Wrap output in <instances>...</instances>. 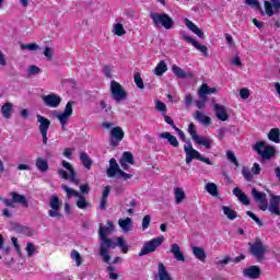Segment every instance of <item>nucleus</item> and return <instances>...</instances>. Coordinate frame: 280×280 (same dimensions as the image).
I'll return each instance as SVG.
<instances>
[{
	"label": "nucleus",
	"mask_w": 280,
	"mask_h": 280,
	"mask_svg": "<svg viewBox=\"0 0 280 280\" xmlns=\"http://www.w3.org/2000/svg\"><path fill=\"white\" fill-rule=\"evenodd\" d=\"M246 215H248L249 218H252V220H254V222H256V224H258V226H264V222H261V219L258 218L255 213H253L252 211H247Z\"/></svg>",
	"instance_id": "5fc2aeb1"
},
{
	"label": "nucleus",
	"mask_w": 280,
	"mask_h": 280,
	"mask_svg": "<svg viewBox=\"0 0 280 280\" xmlns=\"http://www.w3.org/2000/svg\"><path fill=\"white\" fill-rule=\"evenodd\" d=\"M213 109L217 119L220 121H229V113L226 112V107L224 105L215 103Z\"/></svg>",
	"instance_id": "aec40b11"
},
{
	"label": "nucleus",
	"mask_w": 280,
	"mask_h": 280,
	"mask_svg": "<svg viewBox=\"0 0 280 280\" xmlns=\"http://www.w3.org/2000/svg\"><path fill=\"white\" fill-rule=\"evenodd\" d=\"M242 174L245 180H253V173H250V170L248 167L244 166L242 170Z\"/></svg>",
	"instance_id": "6e6d98bb"
},
{
	"label": "nucleus",
	"mask_w": 280,
	"mask_h": 280,
	"mask_svg": "<svg viewBox=\"0 0 280 280\" xmlns=\"http://www.w3.org/2000/svg\"><path fill=\"white\" fill-rule=\"evenodd\" d=\"M252 173L255 175H259L261 173V166L258 163H254L252 167Z\"/></svg>",
	"instance_id": "774afa93"
},
{
	"label": "nucleus",
	"mask_w": 280,
	"mask_h": 280,
	"mask_svg": "<svg viewBox=\"0 0 280 280\" xmlns=\"http://www.w3.org/2000/svg\"><path fill=\"white\" fill-rule=\"evenodd\" d=\"M165 71H167V63L165 60H161L153 70L154 74L159 77L163 75Z\"/></svg>",
	"instance_id": "f704fd0d"
},
{
	"label": "nucleus",
	"mask_w": 280,
	"mask_h": 280,
	"mask_svg": "<svg viewBox=\"0 0 280 280\" xmlns=\"http://www.w3.org/2000/svg\"><path fill=\"white\" fill-rule=\"evenodd\" d=\"M240 202H242V205L248 206L250 205V200L248 199V196H246V194H242L241 197L238 198Z\"/></svg>",
	"instance_id": "0e129e2a"
},
{
	"label": "nucleus",
	"mask_w": 280,
	"mask_h": 280,
	"mask_svg": "<svg viewBox=\"0 0 280 280\" xmlns=\"http://www.w3.org/2000/svg\"><path fill=\"white\" fill-rule=\"evenodd\" d=\"M199 97L201 98V100H205V95H211V94H213V93H218V89H215V88H209V85H207V83H203L202 85H201V88L199 89Z\"/></svg>",
	"instance_id": "cd10ccee"
},
{
	"label": "nucleus",
	"mask_w": 280,
	"mask_h": 280,
	"mask_svg": "<svg viewBox=\"0 0 280 280\" xmlns=\"http://www.w3.org/2000/svg\"><path fill=\"white\" fill-rule=\"evenodd\" d=\"M42 101L48 108H58L62 102V98H60V95L51 93L42 96Z\"/></svg>",
	"instance_id": "f3484780"
},
{
	"label": "nucleus",
	"mask_w": 280,
	"mask_h": 280,
	"mask_svg": "<svg viewBox=\"0 0 280 280\" xmlns=\"http://www.w3.org/2000/svg\"><path fill=\"white\" fill-rule=\"evenodd\" d=\"M61 189L66 191V196L68 200H71V198H80V192L67 185H61Z\"/></svg>",
	"instance_id": "7c9ffc66"
},
{
	"label": "nucleus",
	"mask_w": 280,
	"mask_h": 280,
	"mask_svg": "<svg viewBox=\"0 0 280 280\" xmlns=\"http://www.w3.org/2000/svg\"><path fill=\"white\" fill-rule=\"evenodd\" d=\"M1 115L4 119H10L12 117V113H14V104L7 102L1 106Z\"/></svg>",
	"instance_id": "5701e85b"
},
{
	"label": "nucleus",
	"mask_w": 280,
	"mask_h": 280,
	"mask_svg": "<svg viewBox=\"0 0 280 280\" xmlns=\"http://www.w3.org/2000/svg\"><path fill=\"white\" fill-rule=\"evenodd\" d=\"M269 141H273V143H280V130L279 128H273L268 133Z\"/></svg>",
	"instance_id": "4c0bfd02"
},
{
	"label": "nucleus",
	"mask_w": 280,
	"mask_h": 280,
	"mask_svg": "<svg viewBox=\"0 0 280 280\" xmlns=\"http://www.w3.org/2000/svg\"><path fill=\"white\" fill-rule=\"evenodd\" d=\"M222 211L226 215L228 220H235L237 218V211L231 209L229 206H222Z\"/></svg>",
	"instance_id": "58836bf2"
},
{
	"label": "nucleus",
	"mask_w": 280,
	"mask_h": 280,
	"mask_svg": "<svg viewBox=\"0 0 280 280\" xmlns=\"http://www.w3.org/2000/svg\"><path fill=\"white\" fill-rule=\"evenodd\" d=\"M245 3L247 5H250L254 10H257L262 16L264 14L268 16H275L280 13V0H269L265 1V12L264 9L261 8V4L259 3V0H245Z\"/></svg>",
	"instance_id": "f03ea898"
},
{
	"label": "nucleus",
	"mask_w": 280,
	"mask_h": 280,
	"mask_svg": "<svg viewBox=\"0 0 280 280\" xmlns=\"http://www.w3.org/2000/svg\"><path fill=\"white\" fill-rule=\"evenodd\" d=\"M133 80H135L136 86H138V89H145V85L143 84V79L141 78V73L136 72L133 74Z\"/></svg>",
	"instance_id": "a18cd8bd"
},
{
	"label": "nucleus",
	"mask_w": 280,
	"mask_h": 280,
	"mask_svg": "<svg viewBox=\"0 0 280 280\" xmlns=\"http://www.w3.org/2000/svg\"><path fill=\"white\" fill-rule=\"evenodd\" d=\"M73 115V103L68 102L66 104L65 110L56 115V119H58L59 124H61V129L67 131V124H69V119Z\"/></svg>",
	"instance_id": "4468645a"
},
{
	"label": "nucleus",
	"mask_w": 280,
	"mask_h": 280,
	"mask_svg": "<svg viewBox=\"0 0 280 280\" xmlns=\"http://www.w3.org/2000/svg\"><path fill=\"white\" fill-rule=\"evenodd\" d=\"M206 191L214 198H218L220 196V192L218 191V185H215V183L206 184Z\"/></svg>",
	"instance_id": "e433bc0d"
},
{
	"label": "nucleus",
	"mask_w": 280,
	"mask_h": 280,
	"mask_svg": "<svg viewBox=\"0 0 280 280\" xmlns=\"http://www.w3.org/2000/svg\"><path fill=\"white\" fill-rule=\"evenodd\" d=\"M179 36H180L182 40H185L186 43H189L190 45H192V43L196 40L191 36H189V33H187L186 31H180Z\"/></svg>",
	"instance_id": "09e8293b"
},
{
	"label": "nucleus",
	"mask_w": 280,
	"mask_h": 280,
	"mask_svg": "<svg viewBox=\"0 0 280 280\" xmlns=\"http://www.w3.org/2000/svg\"><path fill=\"white\" fill-rule=\"evenodd\" d=\"M170 253L174 255L176 261H185V255L180 250V246L176 243L171 245Z\"/></svg>",
	"instance_id": "b1692460"
},
{
	"label": "nucleus",
	"mask_w": 280,
	"mask_h": 280,
	"mask_svg": "<svg viewBox=\"0 0 280 280\" xmlns=\"http://www.w3.org/2000/svg\"><path fill=\"white\" fill-rule=\"evenodd\" d=\"M44 56L47 58V60H52L54 58V50L49 47H46L44 49Z\"/></svg>",
	"instance_id": "680f3d73"
},
{
	"label": "nucleus",
	"mask_w": 280,
	"mask_h": 280,
	"mask_svg": "<svg viewBox=\"0 0 280 280\" xmlns=\"http://www.w3.org/2000/svg\"><path fill=\"white\" fill-rule=\"evenodd\" d=\"M280 196L272 195L269 201L268 211L271 215H280Z\"/></svg>",
	"instance_id": "6ab92c4d"
},
{
	"label": "nucleus",
	"mask_w": 280,
	"mask_h": 280,
	"mask_svg": "<svg viewBox=\"0 0 280 280\" xmlns=\"http://www.w3.org/2000/svg\"><path fill=\"white\" fill-rule=\"evenodd\" d=\"M39 47L37 44H21V49L25 50L28 49V51H36Z\"/></svg>",
	"instance_id": "864d4df0"
},
{
	"label": "nucleus",
	"mask_w": 280,
	"mask_h": 280,
	"mask_svg": "<svg viewBox=\"0 0 280 280\" xmlns=\"http://www.w3.org/2000/svg\"><path fill=\"white\" fill-rule=\"evenodd\" d=\"M255 152L261 156L264 161H270L275 154H277V150L275 147H270L266 144L264 141H259L254 145Z\"/></svg>",
	"instance_id": "9d476101"
},
{
	"label": "nucleus",
	"mask_w": 280,
	"mask_h": 280,
	"mask_svg": "<svg viewBox=\"0 0 280 280\" xmlns=\"http://www.w3.org/2000/svg\"><path fill=\"white\" fill-rule=\"evenodd\" d=\"M25 250L27 253V257H34L36 255V245L34 243H26Z\"/></svg>",
	"instance_id": "c03bdc74"
},
{
	"label": "nucleus",
	"mask_w": 280,
	"mask_h": 280,
	"mask_svg": "<svg viewBox=\"0 0 280 280\" xmlns=\"http://www.w3.org/2000/svg\"><path fill=\"white\" fill-rule=\"evenodd\" d=\"M192 254L195 255L196 259H199V261H205V259H207V254L202 247H192Z\"/></svg>",
	"instance_id": "c9c22d12"
},
{
	"label": "nucleus",
	"mask_w": 280,
	"mask_h": 280,
	"mask_svg": "<svg viewBox=\"0 0 280 280\" xmlns=\"http://www.w3.org/2000/svg\"><path fill=\"white\" fill-rule=\"evenodd\" d=\"M36 119L38 124L39 133L42 135V141L44 145H47V141H49V138H47V132H49L51 120H49V118H46L40 114L36 115Z\"/></svg>",
	"instance_id": "f8f14e48"
},
{
	"label": "nucleus",
	"mask_w": 280,
	"mask_h": 280,
	"mask_svg": "<svg viewBox=\"0 0 280 280\" xmlns=\"http://www.w3.org/2000/svg\"><path fill=\"white\" fill-rule=\"evenodd\" d=\"M154 280H174L170 271L163 262H159L158 272L154 275Z\"/></svg>",
	"instance_id": "a211bd4d"
},
{
	"label": "nucleus",
	"mask_w": 280,
	"mask_h": 280,
	"mask_svg": "<svg viewBox=\"0 0 280 280\" xmlns=\"http://www.w3.org/2000/svg\"><path fill=\"white\" fill-rule=\"evenodd\" d=\"M103 72L106 78H113V66L110 65L104 66Z\"/></svg>",
	"instance_id": "4d7b16f0"
},
{
	"label": "nucleus",
	"mask_w": 280,
	"mask_h": 280,
	"mask_svg": "<svg viewBox=\"0 0 280 280\" xmlns=\"http://www.w3.org/2000/svg\"><path fill=\"white\" fill-rule=\"evenodd\" d=\"M172 71L174 73V75H176V78H179L180 80H185V79H189L194 77L192 72H185V70H183V68L174 65L172 67Z\"/></svg>",
	"instance_id": "4be33fe9"
},
{
	"label": "nucleus",
	"mask_w": 280,
	"mask_h": 280,
	"mask_svg": "<svg viewBox=\"0 0 280 280\" xmlns=\"http://www.w3.org/2000/svg\"><path fill=\"white\" fill-rule=\"evenodd\" d=\"M80 161L82 165L85 167V170H91L93 165V160L89 156L86 152H81L80 154Z\"/></svg>",
	"instance_id": "2f4dec72"
},
{
	"label": "nucleus",
	"mask_w": 280,
	"mask_h": 280,
	"mask_svg": "<svg viewBox=\"0 0 280 280\" xmlns=\"http://www.w3.org/2000/svg\"><path fill=\"white\" fill-rule=\"evenodd\" d=\"M150 222H152V215H144L142 219V231H148V229L150 228Z\"/></svg>",
	"instance_id": "3c124183"
},
{
	"label": "nucleus",
	"mask_w": 280,
	"mask_h": 280,
	"mask_svg": "<svg viewBox=\"0 0 280 280\" xmlns=\"http://www.w3.org/2000/svg\"><path fill=\"white\" fill-rule=\"evenodd\" d=\"M35 166L42 173H45L49 170V163L47 162V160H45L43 158H37L36 159Z\"/></svg>",
	"instance_id": "c756f323"
},
{
	"label": "nucleus",
	"mask_w": 280,
	"mask_h": 280,
	"mask_svg": "<svg viewBox=\"0 0 280 280\" xmlns=\"http://www.w3.org/2000/svg\"><path fill=\"white\" fill-rule=\"evenodd\" d=\"M163 117H164V121H166L168 126H171L172 129L175 130L176 125L174 124V120L172 119V117L166 116V114H164Z\"/></svg>",
	"instance_id": "69168bd1"
},
{
	"label": "nucleus",
	"mask_w": 280,
	"mask_h": 280,
	"mask_svg": "<svg viewBox=\"0 0 280 280\" xmlns=\"http://www.w3.org/2000/svg\"><path fill=\"white\" fill-rule=\"evenodd\" d=\"M174 194H175V202L176 205H180L187 196L185 195V190L180 187L174 188Z\"/></svg>",
	"instance_id": "72a5a7b5"
},
{
	"label": "nucleus",
	"mask_w": 280,
	"mask_h": 280,
	"mask_svg": "<svg viewBox=\"0 0 280 280\" xmlns=\"http://www.w3.org/2000/svg\"><path fill=\"white\" fill-rule=\"evenodd\" d=\"M110 93L113 100H115L117 104L128 100V92H126L124 86H121L117 81H110Z\"/></svg>",
	"instance_id": "ddd939ff"
},
{
	"label": "nucleus",
	"mask_w": 280,
	"mask_h": 280,
	"mask_svg": "<svg viewBox=\"0 0 280 280\" xmlns=\"http://www.w3.org/2000/svg\"><path fill=\"white\" fill-rule=\"evenodd\" d=\"M115 124L103 121L102 128H105L106 130H110L109 139L112 142V145L117 147L119 145L120 141H124L125 132L121 127H113ZM112 128V129H110Z\"/></svg>",
	"instance_id": "39448f33"
},
{
	"label": "nucleus",
	"mask_w": 280,
	"mask_h": 280,
	"mask_svg": "<svg viewBox=\"0 0 280 280\" xmlns=\"http://www.w3.org/2000/svg\"><path fill=\"white\" fill-rule=\"evenodd\" d=\"M192 47L197 49V51H200L206 58L209 57V48L205 45H200L197 40L191 43Z\"/></svg>",
	"instance_id": "ea45409f"
},
{
	"label": "nucleus",
	"mask_w": 280,
	"mask_h": 280,
	"mask_svg": "<svg viewBox=\"0 0 280 280\" xmlns=\"http://www.w3.org/2000/svg\"><path fill=\"white\" fill-rule=\"evenodd\" d=\"M159 137L160 139H166L170 145H172V148H178L179 145V142L176 136H172V133H170L168 131L159 133Z\"/></svg>",
	"instance_id": "a878e982"
},
{
	"label": "nucleus",
	"mask_w": 280,
	"mask_h": 280,
	"mask_svg": "<svg viewBox=\"0 0 280 280\" xmlns=\"http://www.w3.org/2000/svg\"><path fill=\"white\" fill-rule=\"evenodd\" d=\"M61 165L68 171V173L67 171L59 168L58 170L59 176L65 180H69L70 183H72V185H80V177H78V173L75 172L71 163L67 161H62Z\"/></svg>",
	"instance_id": "20e7f679"
},
{
	"label": "nucleus",
	"mask_w": 280,
	"mask_h": 280,
	"mask_svg": "<svg viewBox=\"0 0 280 280\" xmlns=\"http://www.w3.org/2000/svg\"><path fill=\"white\" fill-rule=\"evenodd\" d=\"M243 275L248 279H259L261 277V269L257 266H250L243 270Z\"/></svg>",
	"instance_id": "412c9836"
},
{
	"label": "nucleus",
	"mask_w": 280,
	"mask_h": 280,
	"mask_svg": "<svg viewBox=\"0 0 280 280\" xmlns=\"http://www.w3.org/2000/svg\"><path fill=\"white\" fill-rule=\"evenodd\" d=\"M115 270H117V269L113 266L107 267L108 278L112 280L119 279V273L115 272Z\"/></svg>",
	"instance_id": "8fccbe9b"
},
{
	"label": "nucleus",
	"mask_w": 280,
	"mask_h": 280,
	"mask_svg": "<svg viewBox=\"0 0 280 280\" xmlns=\"http://www.w3.org/2000/svg\"><path fill=\"white\" fill-rule=\"evenodd\" d=\"M240 95L242 100H248L250 97V91L248 89H241Z\"/></svg>",
	"instance_id": "e2e57ef3"
},
{
	"label": "nucleus",
	"mask_w": 280,
	"mask_h": 280,
	"mask_svg": "<svg viewBox=\"0 0 280 280\" xmlns=\"http://www.w3.org/2000/svg\"><path fill=\"white\" fill-rule=\"evenodd\" d=\"M11 242H12V244H13V246H14V248H15L18 255L21 256V245H19V238H16L15 236H13V237L11 238Z\"/></svg>",
	"instance_id": "052dcab7"
},
{
	"label": "nucleus",
	"mask_w": 280,
	"mask_h": 280,
	"mask_svg": "<svg viewBox=\"0 0 280 280\" xmlns=\"http://www.w3.org/2000/svg\"><path fill=\"white\" fill-rule=\"evenodd\" d=\"M40 73V68L37 66H30L28 67V75H38Z\"/></svg>",
	"instance_id": "13d9d810"
},
{
	"label": "nucleus",
	"mask_w": 280,
	"mask_h": 280,
	"mask_svg": "<svg viewBox=\"0 0 280 280\" xmlns=\"http://www.w3.org/2000/svg\"><path fill=\"white\" fill-rule=\"evenodd\" d=\"M184 152L186 154V163L187 165H190L194 159L197 161H201V163H206V165H213V162L209 158L202 156L200 152H198L196 149H194V145H191V141H187L184 145Z\"/></svg>",
	"instance_id": "7ed1b4c3"
},
{
	"label": "nucleus",
	"mask_w": 280,
	"mask_h": 280,
	"mask_svg": "<svg viewBox=\"0 0 280 280\" xmlns=\"http://www.w3.org/2000/svg\"><path fill=\"white\" fill-rule=\"evenodd\" d=\"M229 264H231V257H229V256H225L223 259L218 260L215 262L217 266H221L222 268H223V266H226Z\"/></svg>",
	"instance_id": "bf43d9fd"
},
{
	"label": "nucleus",
	"mask_w": 280,
	"mask_h": 280,
	"mask_svg": "<svg viewBox=\"0 0 280 280\" xmlns=\"http://www.w3.org/2000/svg\"><path fill=\"white\" fill-rule=\"evenodd\" d=\"M113 34H115L116 36H124V34H126L124 24H121V23L114 24Z\"/></svg>",
	"instance_id": "a19ab883"
},
{
	"label": "nucleus",
	"mask_w": 280,
	"mask_h": 280,
	"mask_svg": "<svg viewBox=\"0 0 280 280\" xmlns=\"http://www.w3.org/2000/svg\"><path fill=\"white\" fill-rule=\"evenodd\" d=\"M226 158L230 161V163H233V165L240 167V162L237 161V158L235 156V153L233 151H228Z\"/></svg>",
	"instance_id": "49530a36"
},
{
	"label": "nucleus",
	"mask_w": 280,
	"mask_h": 280,
	"mask_svg": "<svg viewBox=\"0 0 280 280\" xmlns=\"http://www.w3.org/2000/svg\"><path fill=\"white\" fill-rule=\"evenodd\" d=\"M11 197L13 202H15L16 205H21L22 207L25 208L30 207V203L27 202V198H25V195H19V192L12 191Z\"/></svg>",
	"instance_id": "bb28decb"
},
{
	"label": "nucleus",
	"mask_w": 280,
	"mask_h": 280,
	"mask_svg": "<svg viewBox=\"0 0 280 280\" xmlns=\"http://www.w3.org/2000/svg\"><path fill=\"white\" fill-rule=\"evenodd\" d=\"M61 206L62 203L60 202V198H58L57 195H52L49 201L50 210L48 211V215L50 218H58V219L62 218V214L60 213Z\"/></svg>",
	"instance_id": "2eb2a0df"
},
{
	"label": "nucleus",
	"mask_w": 280,
	"mask_h": 280,
	"mask_svg": "<svg viewBox=\"0 0 280 280\" xmlns=\"http://www.w3.org/2000/svg\"><path fill=\"white\" fill-rule=\"evenodd\" d=\"M150 19H152L154 27H164V30H172L174 27V20L166 13L151 12Z\"/></svg>",
	"instance_id": "423d86ee"
},
{
	"label": "nucleus",
	"mask_w": 280,
	"mask_h": 280,
	"mask_svg": "<svg viewBox=\"0 0 280 280\" xmlns=\"http://www.w3.org/2000/svg\"><path fill=\"white\" fill-rule=\"evenodd\" d=\"M163 242H165V237L158 236L151 241L144 242L142 248L139 252V257H144V255H150L152 253H156V248H159Z\"/></svg>",
	"instance_id": "1a4fd4ad"
},
{
	"label": "nucleus",
	"mask_w": 280,
	"mask_h": 280,
	"mask_svg": "<svg viewBox=\"0 0 280 280\" xmlns=\"http://www.w3.org/2000/svg\"><path fill=\"white\" fill-rule=\"evenodd\" d=\"M118 225L120 226L122 233H129L132 228V219L126 218L118 220Z\"/></svg>",
	"instance_id": "c85d7f7f"
},
{
	"label": "nucleus",
	"mask_w": 280,
	"mask_h": 280,
	"mask_svg": "<svg viewBox=\"0 0 280 280\" xmlns=\"http://www.w3.org/2000/svg\"><path fill=\"white\" fill-rule=\"evenodd\" d=\"M249 246V255H253L257 259V261H264L266 259V252L268 247L264 245L261 238H256L254 243H248Z\"/></svg>",
	"instance_id": "0eeeda50"
},
{
	"label": "nucleus",
	"mask_w": 280,
	"mask_h": 280,
	"mask_svg": "<svg viewBox=\"0 0 280 280\" xmlns=\"http://www.w3.org/2000/svg\"><path fill=\"white\" fill-rule=\"evenodd\" d=\"M188 135H190L192 141H195L197 145H203L206 150H211V145H213V139L198 136V132L196 131V125H194V122L188 126Z\"/></svg>",
	"instance_id": "6e6552de"
},
{
	"label": "nucleus",
	"mask_w": 280,
	"mask_h": 280,
	"mask_svg": "<svg viewBox=\"0 0 280 280\" xmlns=\"http://www.w3.org/2000/svg\"><path fill=\"white\" fill-rule=\"evenodd\" d=\"M252 196L256 202H259V209L260 211H267L268 210V199L266 198V192H259L257 188L252 189Z\"/></svg>",
	"instance_id": "dca6fc26"
},
{
	"label": "nucleus",
	"mask_w": 280,
	"mask_h": 280,
	"mask_svg": "<svg viewBox=\"0 0 280 280\" xmlns=\"http://www.w3.org/2000/svg\"><path fill=\"white\" fill-rule=\"evenodd\" d=\"M155 109L162 113V115L167 114V105H165V103L161 102L160 100L155 101Z\"/></svg>",
	"instance_id": "37998d69"
},
{
	"label": "nucleus",
	"mask_w": 280,
	"mask_h": 280,
	"mask_svg": "<svg viewBox=\"0 0 280 280\" xmlns=\"http://www.w3.org/2000/svg\"><path fill=\"white\" fill-rule=\"evenodd\" d=\"M71 257L75 261L77 266H82V256L79 254L78 250L73 249L71 252Z\"/></svg>",
	"instance_id": "603ef678"
},
{
	"label": "nucleus",
	"mask_w": 280,
	"mask_h": 280,
	"mask_svg": "<svg viewBox=\"0 0 280 280\" xmlns=\"http://www.w3.org/2000/svg\"><path fill=\"white\" fill-rule=\"evenodd\" d=\"M195 119L200 124H203V126H209L211 124V117L203 115L200 110L195 113Z\"/></svg>",
	"instance_id": "473e14b6"
},
{
	"label": "nucleus",
	"mask_w": 280,
	"mask_h": 280,
	"mask_svg": "<svg viewBox=\"0 0 280 280\" xmlns=\"http://www.w3.org/2000/svg\"><path fill=\"white\" fill-rule=\"evenodd\" d=\"M184 23L186 27H188V30H190V32L196 34L199 38H205V33L196 24H194V22H191L189 19H185Z\"/></svg>",
	"instance_id": "393cba45"
},
{
	"label": "nucleus",
	"mask_w": 280,
	"mask_h": 280,
	"mask_svg": "<svg viewBox=\"0 0 280 280\" xmlns=\"http://www.w3.org/2000/svg\"><path fill=\"white\" fill-rule=\"evenodd\" d=\"M119 174L120 178L124 180H130L132 178V174H128L119 167V164L117 163V160L115 158H112L109 160V167L107 168V176L108 178H115Z\"/></svg>",
	"instance_id": "9b49d317"
},
{
	"label": "nucleus",
	"mask_w": 280,
	"mask_h": 280,
	"mask_svg": "<svg viewBox=\"0 0 280 280\" xmlns=\"http://www.w3.org/2000/svg\"><path fill=\"white\" fill-rule=\"evenodd\" d=\"M226 135V128L225 127H222L218 130V139L219 141H222V139H224Z\"/></svg>",
	"instance_id": "338daca9"
},
{
	"label": "nucleus",
	"mask_w": 280,
	"mask_h": 280,
	"mask_svg": "<svg viewBox=\"0 0 280 280\" xmlns=\"http://www.w3.org/2000/svg\"><path fill=\"white\" fill-rule=\"evenodd\" d=\"M120 161H124V163H129V165H135V156L130 152H124Z\"/></svg>",
	"instance_id": "79ce46f5"
},
{
	"label": "nucleus",
	"mask_w": 280,
	"mask_h": 280,
	"mask_svg": "<svg viewBox=\"0 0 280 280\" xmlns=\"http://www.w3.org/2000/svg\"><path fill=\"white\" fill-rule=\"evenodd\" d=\"M77 198H79L77 200V207L79 209H86V207H89V201H86V198H84V196L80 195V197H77Z\"/></svg>",
	"instance_id": "de8ad7c7"
},
{
	"label": "nucleus",
	"mask_w": 280,
	"mask_h": 280,
	"mask_svg": "<svg viewBox=\"0 0 280 280\" xmlns=\"http://www.w3.org/2000/svg\"><path fill=\"white\" fill-rule=\"evenodd\" d=\"M114 231L115 224H113V221H107V225L100 224V256L103 258L105 264H110V254H108L110 248L115 249L118 246L121 249V253L125 255L128 253V244L126 243V240H124V236H115V241H113V238H108V235H112Z\"/></svg>",
	"instance_id": "f257e3e1"
}]
</instances>
